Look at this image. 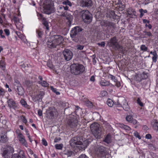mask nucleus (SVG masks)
<instances>
[{
  "label": "nucleus",
  "mask_w": 158,
  "mask_h": 158,
  "mask_svg": "<svg viewBox=\"0 0 158 158\" xmlns=\"http://www.w3.org/2000/svg\"><path fill=\"white\" fill-rule=\"evenodd\" d=\"M109 21L107 20H103L101 21L100 23L101 25L105 27H107Z\"/></svg>",
  "instance_id": "obj_30"
},
{
  "label": "nucleus",
  "mask_w": 158,
  "mask_h": 158,
  "mask_svg": "<svg viewBox=\"0 0 158 158\" xmlns=\"http://www.w3.org/2000/svg\"><path fill=\"white\" fill-rule=\"evenodd\" d=\"M39 16L40 19L42 20L43 24L46 27V28L47 30H48V23L46 19L43 17L42 14H39Z\"/></svg>",
  "instance_id": "obj_21"
},
{
  "label": "nucleus",
  "mask_w": 158,
  "mask_h": 158,
  "mask_svg": "<svg viewBox=\"0 0 158 158\" xmlns=\"http://www.w3.org/2000/svg\"><path fill=\"white\" fill-rule=\"evenodd\" d=\"M44 94V92L42 91L39 92L32 97V100L35 102L41 101Z\"/></svg>",
  "instance_id": "obj_15"
},
{
  "label": "nucleus",
  "mask_w": 158,
  "mask_h": 158,
  "mask_svg": "<svg viewBox=\"0 0 158 158\" xmlns=\"http://www.w3.org/2000/svg\"><path fill=\"white\" fill-rule=\"evenodd\" d=\"M14 88L19 95L24 94V90L19 81H15L14 83Z\"/></svg>",
  "instance_id": "obj_11"
},
{
  "label": "nucleus",
  "mask_w": 158,
  "mask_h": 158,
  "mask_svg": "<svg viewBox=\"0 0 158 158\" xmlns=\"http://www.w3.org/2000/svg\"><path fill=\"white\" fill-rule=\"evenodd\" d=\"M152 125L155 130H158V122H157L155 121L153 123Z\"/></svg>",
  "instance_id": "obj_36"
},
{
  "label": "nucleus",
  "mask_w": 158,
  "mask_h": 158,
  "mask_svg": "<svg viewBox=\"0 0 158 158\" xmlns=\"http://www.w3.org/2000/svg\"><path fill=\"white\" fill-rule=\"evenodd\" d=\"M36 33L38 35V37L41 38L42 37V35L43 34V32L40 31L39 30H36Z\"/></svg>",
  "instance_id": "obj_41"
},
{
  "label": "nucleus",
  "mask_w": 158,
  "mask_h": 158,
  "mask_svg": "<svg viewBox=\"0 0 158 158\" xmlns=\"http://www.w3.org/2000/svg\"><path fill=\"white\" fill-rule=\"evenodd\" d=\"M127 101L124 97H120L118 100L114 102L115 106L116 107H122L123 104L126 103Z\"/></svg>",
  "instance_id": "obj_17"
},
{
  "label": "nucleus",
  "mask_w": 158,
  "mask_h": 158,
  "mask_svg": "<svg viewBox=\"0 0 158 158\" xmlns=\"http://www.w3.org/2000/svg\"><path fill=\"white\" fill-rule=\"evenodd\" d=\"M119 126L122 129H125L127 130H130L131 129V128L129 127L127 125H124L123 124H119Z\"/></svg>",
  "instance_id": "obj_25"
},
{
  "label": "nucleus",
  "mask_w": 158,
  "mask_h": 158,
  "mask_svg": "<svg viewBox=\"0 0 158 158\" xmlns=\"http://www.w3.org/2000/svg\"><path fill=\"white\" fill-rule=\"evenodd\" d=\"M123 108L126 111H128L130 109V107H129L128 102H127L122 106Z\"/></svg>",
  "instance_id": "obj_31"
},
{
  "label": "nucleus",
  "mask_w": 158,
  "mask_h": 158,
  "mask_svg": "<svg viewBox=\"0 0 158 158\" xmlns=\"http://www.w3.org/2000/svg\"><path fill=\"white\" fill-rule=\"evenodd\" d=\"M86 105L87 106H89V107H91L93 105L92 103L91 102L89 101L86 102Z\"/></svg>",
  "instance_id": "obj_49"
},
{
  "label": "nucleus",
  "mask_w": 158,
  "mask_h": 158,
  "mask_svg": "<svg viewBox=\"0 0 158 158\" xmlns=\"http://www.w3.org/2000/svg\"><path fill=\"white\" fill-rule=\"evenodd\" d=\"M83 30L81 27L79 26H76L72 28L70 35L73 41L78 42L81 39Z\"/></svg>",
  "instance_id": "obj_2"
},
{
  "label": "nucleus",
  "mask_w": 158,
  "mask_h": 158,
  "mask_svg": "<svg viewBox=\"0 0 158 158\" xmlns=\"http://www.w3.org/2000/svg\"><path fill=\"white\" fill-rule=\"evenodd\" d=\"M93 4L92 0H81L80 2V6L82 7H90Z\"/></svg>",
  "instance_id": "obj_16"
},
{
  "label": "nucleus",
  "mask_w": 158,
  "mask_h": 158,
  "mask_svg": "<svg viewBox=\"0 0 158 158\" xmlns=\"http://www.w3.org/2000/svg\"><path fill=\"white\" fill-rule=\"evenodd\" d=\"M21 118L22 120V121L24 123H27V120H26L25 117L24 116H22Z\"/></svg>",
  "instance_id": "obj_57"
},
{
  "label": "nucleus",
  "mask_w": 158,
  "mask_h": 158,
  "mask_svg": "<svg viewBox=\"0 0 158 158\" xmlns=\"http://www.w3.org/2000/svg\"><path fill=\"white\" fill-rule=\"evenodd\" d=\"M90 129L92 133L95 137L100 139L101 137L102 129L99 125L97 123H94L90 126Z\"/></svg>",
  "instance_id": "obj_5"
},
{
  "label": "nucleus",
  "mask_w": 158,
  "mask_h": 158,
  "mask_svg": "<svg viewBox=\"0 0 158 158\" xmlns=\"http://www.w3.org/2000/svg\"><path fill=\"white\" fill-rule=\"evenodd\" d=\"M79 139L76 137L72 139L69 141L70 145L72 147L75 146L80 147L81 148L80 149H85L88 144V141L85 140L82 142Z\"/></svg>",
  "instance_id": "obj_3"
},
{
  "label": "nucleus",
  "mask_w": 158,
  "mask_h": 158,
  "mask_svg": "<svg viewBox=\"0 0 158 158\" xmlns=\"http://www.w3.org/2000/svg\"><path fill=\"white\" fill-rule=\"evenodd\" d=\"M4 31L6 35H7L8 36L10 35V31L9 30L7 29H5L4 30Z\"/></svg>",
  "instance_id": "obj_55"
},
{
  "label": "nucleus",
  "mask_w": 158,
  "mask_h": 158,
  "mask_svg": "<svg viewBox=\"0 0 158 158\" xmlns=\"http://www.w3.org/2000/svg\"><path fill=\"white\" fill-rule=\"evenodd\" d=\"M78 120L75 117L71 118L69 119L67 123L71 128H74L76 127H79L80 126L79 123H78Z\"/></svg>",
  "instance_id": "obj_12"
},
{
  "label": "nucleus",
  "mask_w": 158,
  "mask_h": 158,
  "mask_svg": "<svg viewBox=\"0 0 158 158\" xmlns=\"http://www.w3.org/2000/svg\"><path fill=\"white\" fill-rule=\"evenodd\" d=\"M62 57L67 61L70 60L73 56V53L72 51L68 49H65L62 52Z\"/></svg>",
  "instance_id": "obj_13"
},
{
  "label": "nucleus",
  "mask_w": 158,
  "mask_h": 158,
  "mask_svg": "<svg viewBox=\"0 0 158 158\" xmlns=\"http://www.w3.org/2000/svg\"><path fill=\"white\" fill-rule=\"evenodd\" d=\"M43 12L49 15L54 12L53 2L52 0H46L44 3Z\"/></svg>",
  "instance_id": "obj_7"
},
{
  "label": "nucleus",
  "mask_w": 158,
  "mask_h": 158,
  "mask_svg": "<svg viewBox=\"0 0 158 158\" xmlns=\"http://www.w3.org/2000/svg\"><path fill=\"white\" fill-rule=\"evenodd\" d=\"M64 38L60 35H56L51 36L47 41V44L49 48H56L63 43Z\"/></svg>",
  "instance_id": "obj_1"
},
{
  "label": "nucleus",
  "mask_w": 158,
  "mask_h": 158,
  "mask_svg": "<svg viewBox=\"0 0 158 158\" xmlns=\"http://www.w3.org/2000/svg\"><path fill=\"white\" fill-rule=\"evenodd\" d=\"M77 158H89L85 154H82L81 155Z\"/></svg>",
  "instance_id": "obj_58"
},
{
  "label": "nucleus",
  "mask_w": 158,
  "mask_h": 158,
  "mask_svg": "<svg viewBox=\"0 0 158 158\" xmlns=\"http://www.w3.org/2000/svg\"><path fill=\"white\" fill-rule=\"evenodd\" d=\"M114 85L116 86L117 87H120L121 85L120 82L118 81L117 79L115 80V81H114Z\"/></svg>",
  "instance_id": "obj_40"
},
{
  "label": "nucleus",
  "mask_w": 158,
  "mask_h": 158,
  "mask_svg": "<svg viewBox=\"0 0 158 158\" xmlns=\"http://www.w3.org/2000/svg\"><path fill=\"white\" fill-rule=\"evenodd\" d=\"M111 136L110 135L108 134L105 137L104 141L107 143H109L111 142Z\"/></svg>",
  "instance_id": "obj_24"
},
{
  "label": "nucleus",
  "mask_w": 158,
  "mask_h": 158,
  "mask_svg": "<svg viewBox=\"0 0 158 158\" xmlns=\"http://www.w3.org/2000/svg\"><path fill=\"white\" fill-rule=\"evenodd\" d=\"M107 45L110 47H112L115 50L123 52V47L120 45L116 36L111 38L108 42Z\"/></svg>",
  "instance_id": "obj_6"
},
{
  "label": "nucleus",
  "mask_w": 158,
  "mask_h": 158,
  "mask_svg": "<svg viewBox=\"0 0 158 158\" xmlns=\"http://www.w3.org/2000/svg\"><path fill=\"white\" fill-rule=\"evenodd\" d=\"M18 136L19 140L20 143L23 145L27 147V144L24 136L21 132H19L18 134Z\"/></svg>",
  "instance_id": "obj_19"
},
{
  "label": "nucleus",
  "mask_w": 158,
  "mask_h": 158,
  "mask_svg": "<svg viewBox=\"0 0 158 158\" xmlns=\"http://www.w3.org/2000/svg\"><path fill=\"white\" fill-rule=\"evenodd\" d=\"M96 153L101 156H104L105 154V148L102 146H98L95 149Z\"/></svg>",
  "instance_id": "obj_18"
},
{
  "label": "nucleus",
  "mask_w": 158,
  "mask_h": 158,
  "mask_svg": "<svg viewBox=\"0 0 158 158\" xmlns=\"http://www.w3.org/2000/svg\"><path fill=\"white\" fill-rule=\"evenodd\" d=\"M7 103L10 108H12L14 109L18 108V104L12 99H9L7 101Z\"/></svg>",
  "instance_id": "obj_20"
},
{
  "label": "nucleus",
  "mask_w": 158,
  "mask_h": 158,
  "mask_svg": "<svg viewBox=\"0 0 158 158\" xmlns=\"http://www.w3.org/2000/svg\"><path fill=\"white\" fill-rule=\"evenodd\" d=\"M143 22L144 23H146H146L149 24L150 23L149 20H147L146 19H143Z\"/></svg>",
  "instance_id": "obj_61"
},
{
  "label": "nucleus",
  "mask_w": 158,
  "mask_h": 158,
  "mask_svg": "<svg viewBox=\"0 0 158 158\" xmlns=\"http://www.w3.org/2000/svg\"><path fill=\"white\" fill-rule=\"evenodd\" d=\"M47 66L50 68L51 69H53L54 68V66L53 64H51L49 62H48L47 64Z\"/></svg>",
  "instance_id": "obj_54"
},
{
  "label": "nucleus",
  "mask_w": 158,
  "mask_h": 158,
  "mask_svg": "<svg viewBox=\"0 0 158 158\" xmlns=\"http://www.w3.org/2000/svg\"><path fill=\"white\" fill-rule=\"evenodd\" d=\"M100 84L101 86H110V87H114V85L110 84L109 82L105 80H101L100 82Z\"/></svg>",
  "instance_id": "obj_22"
},
{
  "label": "nucleus",
  "mask_w": 158,
  "mask_h": 158,
  "mask_svg": "<svg viewBox=\"0 0 158 158\" xmlns=\"http://www.w3.org/2000/svg\"><path fill=\"white\" fill-rule=\"evenodd\" d=\"M79 14L85 23L89 24L92 21V15L88 10H82L80 12Z\"/></svg>",
  "instance_id": "obj_8"
},
{
  "label": "nucleus",
  "mask_w": 158,
  "mask_h": 158,
  "mask_svg": "<svg viewBox=\"0 0 158 158\" xmlns=\"http://www.w3.org/2000/svg\"><path fill=\"white\" fill-rule=\"evenodd\" d=\"M52 91L56 93L57 95H59L60 94V93L59 92L57 91L56 90L55 88H53V86H51L50 87Z\"/></svg>",
  "instance_id": "obj_44"
},
{
  "label": "nucleus",
  "mask_w": 158,
  "mask_h": 158,
  "mask_svg": "<svg viewBox=\"0 0 158 158\" xmlns=\"http://www.w3.org/2000/svg\"><path fill=\"white\" fill-rule=\"evenodd\" d=\"M109 77L112 80L114 81V82L115 81V80L117 79L115 78L114 77L111 75H110L109 76Z\"/></svg>",
  "instance_id": "obj_59"
},
{
  "label": "nucleus",
  "mask_w": 158,
  "mask_h": 158,
  "mask_svg": "<svg viewBox=\"0 0 158 158\" xmlns=\"http://www.w3.org/2000/svg\"><path fill=\"white\" fill-rule=\"evenodd\" d=\"M145 138L148 139H151L152 138V136L150 134H148L146 135Z\"/></svg>",
  "instance_id": "obj_60"
},
{
  "label": "nucleus",
  "mask_w": 158,
  "mask_h": 158,
  "mask_svg": "<svg viewBox=\"0 0 158 158\" xmlns=\"http://www.w3.org/2000/svg\"><path fill=\"white\" fill-rule=\"evenodd\" d=\"M0 141L2 142L5 143L7 141V137L5 135L0 136Z\"/></svg>",
  "instance_id": "obj_26"
},
{
  "label": "nucleus",
  "mask_w": 158,
  "mask_h": 158,
  "mask_svg": "<svg viewBox=\"0 0 158 158\" xmlns=\"http://www.w3.org/2000/svg\"><path fill=\"white\" fill-rule=\"evenodd\" d=\"M110 18H113V19L116 18V15H115L114 11L111 10L110 12Z\"/></svg>",
  "instance_id": "obj_32"
},
{
  "label": "nucleus",
  "mask_w": 158,
  "mask_h": 158,
  "mask_svg": "<svg viewBox=\"0 0 158 158\" xmlns=\"http://www.w3.org/2000/svg\"><path fill=\"white\" fill-rule=\"evenodd\" d=\"M11 158H21V157L17 154H15L12 155Z\"/></svg>",
  "instance_id": "obj_50"
},
{
  "label": "nucleus",
  "mask_w": 158,
  "mask_h": 158,
  "mask_svg": "<svg viewBox=\"0 0 158 158\" xmlns=\"http://www.w3.org/2000/svg\"><path fill=\"white\" fill-rule=\"evenodd\" d=\"M70 69V72L76 75L82 74L85 69L83 65L78 63H73L71 65Z\"/></svg>",
  "instance_id": "obj_4"
},
{
  "label": "nucleus",
  "mask_w": 158,
  "mask_h": 158,
  "mask_svg": "<svg viewBox=\"0 0 158 158\" xmlns=\"http://www.w3.org/2000/svg\"><path fill=\"white\" fill-rule=\"evenodd\" d=\"M14 152V148L10 146H7L3 149L2 156L4 158H10Z\"/></svg>",
  "instance_id": "obj_10"
},
{
  "label": "nucleus",
  "mask_w": 158,
  "mask_h": 158,
  "mask_svg": "<svg viewBox=\"0 0 158 158\" xmlns=\"http://www.w3.org/2000/svg\"><path fill=\"white\" fill-rule=\"evenodd\" d=\"M60 15L65 18L66 19L68 20L67 22V24L68 26L70 27L72 23L73 16L68 13L67 11H64L63 12V11L61 12V14Z\"/></svg>",
  "instance_id": "obj_14"
},
{
  "label": "nucleus",
  "mask_w": 158,
  "mask_h": 158,
  "mask_svg": "<svg viewBox=\"0 0 158 158\" xmlns=\"http://www.w3.org/2000/svg\"><path fill=\"white\" fill-rule=\"evenodd\" d=\"M38 114L39 116H41L42 115V111L40 109H39L38 110Z\"/></svg>",
  "instance_id": "obj_62"
},
{
  "label": "nucleus",
  "mask_w": 158,
  "mask_h": 158,
  "mask_svg": "<svg viewBox=\"0 0 158 158\" xmlns=\"http://www.w3.org/2000/svg\"><path fill=\"white\" fill-rule=\"evenodd\" d=\"M143 32L145 34V35H146L149 37L152 36V34L150 31H146L144 30L143 31Z\"/></svg>",
  "instance_id": "obj_42"
},
{
  "label": "nucleus",
  "mask_w": 158,
  "mask_h": 158,
  "mask_svg": "<svg viewBox=\"0 0 158 158\" xmlns=\"http://www.w3.org/2000/svg\"><path fill=\"white\" fill-rule=\"evenodd\" d=\"M115 25V24L113 23L112 22H110L109 21L107 25V27H106L107 30H108V29H110L112 28H114Z\"/></svg>",
  "instance_id": "obj_28"
},
{
  "label": "nucleus",
  "mask_w": 158,
  "mask_h": 158,
  "mask_svg": "<svg viewBox=\"0 0 158 158\" xmlns=\"http://www.w3.org/2000/svg\"><path fill=\"white\" fill-rule=\"evenodd\" d=\"M69 9V7L68 6H60L59 7V10L60 11H62V10L64 9V12L65 11V10H68ZM64 12V11H63Z\"/></svg>",
  "instance_id": "obj_34"
},
{
  "label": "nucleus",
  "mask_w": 158,
  "mask_h": 158,
  "mask_svg": "<svg viewBox=\"0 0 158 158\" xmlns=\"http://www.w3.org/2000/svg\"><path fill=\"white\" fill-rule=\"evenodd\" d=\"M137 103L140 105L141 106H143V103L141 102L140 99L139 98H138L137 100Z\"/></svg>",
  "instance_id": "obj_52"
},
{
  "label": "nucleus",
  "mask_w": 158,
  "mask_h": 158,
  "mask_svg": "<svg viewBox=\"0 0 158 158\" xmlns=\"http://www.w3.org/2000/svg\"><path fill=\"white\" fill-rule=\"evenodd\" d=\"M20 102L23 106L25 107H27V104L24 99H22L20 101Z\"/></svg>",
  "instance_id": "obj_46"
},
{
  "label": "nucleus",
  "mask_w": 158,
  "mask_h": 158,
  "mask_svg": "<svg viewBox=\"0 0 158 158\" xmlns=\"http://www.w3.org/2000/svg\"><path fill=\"white\" fill-rule=\"evenodd\" d=\"M84 46L81 45H77V48L78 50H81L84 48Z\"/></svg>",
  "instance_id": "obj_51"
},
{
  "label": "nucleus",
  "mask_w": 158,
  "mask_h": 158,
  "mask_svg": "<svg viewBox=\"0 0 158 158\" xmlns=\"http://www.w3.org/2000/svg\"><path fill=\"white\" fill-rule=\"evenodd\" d=\"M101 94L102 96L104 97L107 95V93L106 91L105 90H103L101 92Z\"/></svg>",
  "instance_id": "obj_48"
},
{
  "label": "nucleus",
  "mask_w": 158,
  "mask_h": 158,
  "mask_svg": "<svg viewBox=\"0 0 158 158\" xmlns=\"http://www.w3.org/2000/svg\"><path fill=\"white\" fill-rule=\"evenodd\" d=\"M55 147L57 149H61L63 148L62 144H56L55 145Z\"/></svg>",
  "instance_id": "obj_43"
},
{
  "label": "nucleus",
  "mask_w": 158,
  "mask_h": 158,
  "mask_svg": "<svg viewBox=\"0 0 158 158\" xmlns=\"http://www.w3.org/2000/svg\"><path fill=\"white\" fill-rule=\"evenodd\" d=\"M134 135L135 137L138 138L139 139H141V137L137 131L135 132L134 133Z\"/></svg>",
  "instance_id": "obj_45"
},
{
  "label": "nucleus",
  "mask_w": 158,
  "mask_h": 158,
  "mask_svg": "<svg viewBox=\"0 0 158 158\" xmlns=\"http://www.w3.org/2000/svg\"><path fill=\"white\" fill-rule=\"evenodd\" d=\"M42 85L44 87H47L48 86V84L46 81H43L41 82Z\"/></svg>",
  "instance_id": "obj_47"
},
{
  "label": "nucleus",
  "mask_w": 158,
  "mask_h": 158,
  "mask_svg": "<svg viewBox=\"0 0 158 158\" xmlns=\"http://www.w3.org/2000/svg\"><path fill=\"white\" fill-rule=\"evenodd\" d=\"M126 120L128 122L131 123L133 124H135L137 123L135 119H133L131 115H127L126 117Z\"/></svg>",
  "instance_id": "obj_23"
},
{
  "label": "nucleus",
  "mask_w": 158,
  "mask_h": 158,
  "mask_svg": "<svg viewBox=\"0 0 158 158\" xmlns=\"http://www.w3.org/2000/svg\"><path fill=\"white\" fill-rule=\"evenodd\" d=\"M97 44L99 46H101L102 47H104L105 46V43L104 42H102L101 43H98Z\"/></svg>",
  "instance_id": "obj_56"
},
{
  "label": "nucleus",
  "mask_w": 158,
  "mask_h": 158,
  "mask_svg": "<svg viewBox=\"0 0 158 158\" xmlns=\"http://www.w3.org/2000/svg\"><path fill=\"white\" fill-rule=\"evenodd\" d=\"M118 6L119 7V10H122L125 8V6L124 4H123L122 3H119L118 4Z\"/></svg>",
  "instance_id": "obj_37"
},
{
  "label": "nucleus",
  "mask_w": 158,
  "mask_h": 158,
  "mask_svg": "<svg viewBox=\"0 0 158 158\" xmlns=\"http://www.w3.org/2000/svg\"><path fill=\"white\" fill-rule=\"evenodd\" d=\"M13 20L15 23H17L18 21V19L16 17H14L13 19Z\"/></svg>",
  "instance_id": "obj_64"
},
{
  "label": "nucleus",
  "mask_w": 158,
  "mask_h": 158,
  "mask_svg": "<svg viewBox=\"0 0 158 158\" xmlns=\"http://www.w3.org/2000/svg\"><path fill=\"white\" fill-rule=\"evenodd\" d=\"M42 143L43 145L45 146H46L48 145L47 142L44 138L42 140Z\"/></svg>",
  "instance_id": "obj_53"
},
{
  "label": "nucleus",
  "mask_w": 158,
  "mask_h": 158,
  "mask_svg": "<svg viewBox=\"0 0 158 158\" xmlns=\"http://www.w3.org/2000/svg\"><path fill=\"white\" fill-rule=\"evenodd\" d=\"M107 104L110 107H112L113 105H114L115 106L114 102L113 101L110 99H108L107 101Z\"/></svg>",
  "instance_id": "obj_27"
},
{
  "label": "nucleus",
  "mask_w": 158,
  "mask_h": 158,
  "mask_svg": "<svg viewBox=\"0 0 158 158\" xmlns=\"http://www.w3.org/2000/svg\"><path fill=\"white\" fill-rule=\"evenodd\" d=\"M63 4L65 5H69L70 6H72L71 3L69 0H66L64 1L63 2Z\"/></svg>",
  "instance_id": "obj_38"
},
{
  "label": "nucleus",
  "mask_w": 158,
  "mask_h": 158,
  "mask_svg": "<svg viewBox=\"0 0 158 158\" xmlns=\"http://www.w3.org/2000/svg\"><path fill=\"white\" fill-rule=\"evenodd\" d=\"M5 64L4 61L3 60H1L0 61V67L3 70H4L5 69Z\"/></svg>",
  "instance_id": "obj_33"
},
{
  "label": "nucleus",
  "mask_w": 158,
  "mask_h": 158,
  "mask_svg": "<svg viewBox=\"0 0 158 158\" xmlns=\"http://www.w3.org/2000/svg\"><path fill=\"white\" fill-rule=\"evenodd\" d=\"M153 55V56L152 57L153 61V62H156L157 61V59L158 57V55L157 54L156 52Z\"/></svg>",
  "instance_id": "obj_35"
},
{
  "label": "nucleus",
  "mask_w": 158,
  "mask_h": 158,
  "mask_svg": "<svg viewBox=\"0 0 158 158\" xmlns=\"http://www.w3.org/2000/svg\"><path fill=\"white\" fill-rule=\"evenodd\" d=\"M4 89H0V95H4Z\"/></svg>",
  "instance_id": "obj_63"
},
{
  "label": "nucleus",
  "mask_w": 158,
  "mask_h": 158,
  "mask_svg": "<svg viewBox=\"0 0 158 158\" xmlns=\"http://www.w3.org/2000/svg\"><path fill=\"white\" fill-rule=\"evenodd\" d=\"M140 50L142 51H147L148 50V48L145 45L143 44L140 46Z\"/></svg>",
  "instance_id": "obj_39"
},
{
  "label": "nucleus",
  "mask_w": 158,
  "mask_h": 158,
  "mask_svg": "<svg viewBox=\"0 0 158 158\" xmlns=\"http://www.w3.org/2000/svg\"><path fill=\"white\" fill-rule=\"evenodd\" d=\"M109 21L107 20H103L101 21L100 23L101 25L105 27H107Z\"/></svg>",
  "instance_id": "obj_29"
},
{
  "label": "nucleus",
  "mask_w": 158,
  "mask_h": 158,
  "mask_svg": "<svg viewBox=\"0 0 158 158\" xmlns=\"http://www.w3.org/2000/svg\"><path fill=\"white\" fill-rule=\"evenodd\" d=\"M46 116L49 119H53L58 115V113L55 108L50 107L46 111Z\"/></svg>",
  "instance_id": "obj_9"
}]
</instances>
